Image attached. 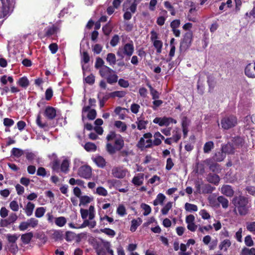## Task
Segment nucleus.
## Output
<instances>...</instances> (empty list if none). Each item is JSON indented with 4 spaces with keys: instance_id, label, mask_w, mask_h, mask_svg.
I'll return each instance as SVG.
<instances>
[{
    "instance_id": "nucleus-1",
    "label": "nucleus",
    "mask_w": 255,
    "mask_h": 255,
    "mask_svg": "<svg viewBox=\"0 0 255 255\" xmlns=\"http://www.w3.org/2000/svg\"><path fill=\"white\" fill-rule=\"evenodd\" d=\"M106 138L108 141H113L114 143V145L110 142L107 144V150L111 154L121 150L124 146V141L123 137L121 135L117 134L114 131L110 132Z\"/></svg>"
},
{
    "instance_id": "nucleus-2",
    "label": "nucleus",
    "mask_w": 255,
    "mask_h": 255,
    "mask_svg": "<svg viewBox=\"0 0 255 255\" xmlns=\"http://www.w3.org/2000/svg\"><path fill=\"white\" fill-rule=\"evenodd\" d=\"M235 208V211H238L241 216H245L248 214L251 207L248 199L243 196H236L232 201Z\"/></svg>"
},
{
    "instance_id": "nucleus-3",
    "label": "nucleus",
    "mask_w": 255,
    "mask_h": 255,
    "mask_svg": "<svg viewBox=\"0 0 255 255\" xmlns=\"http://www.w3.org/2000/svg\"><path fill=\"white\" fill-rule=\"evenodd\" d=\"M134 50V45L132 41L127 43L119 47L117 54L121 58L125 56L130 57L133 53Z\"/></svg>"
},
{
    "instance_id": "nucleus-4",
    "label": "nucleus",
    "mask_w": 255,
    "mask_h": 255,
    "mask_svg": "<svg viewBox=\"0 0 255 255\" xmlns=\"http://www.w3.org/2000/svg\"><path fill=\"white\" fill-rule=\"evenodd\" d=\"M12 9V2L10 0H0V18L9 14Z\"/></svg>"
},
{
    "instance_id": "nucleus-5",
    "label": "nucleus",
    "mask_w": 255,
    "mask_h": 255,
    "mask_svg": "<svg viewBox=\"0 0 255 255\" xmlns=\"http://www.w3.org/2000/svg\"><path fill=\"white\" fill-rule=\"evenodd\" d=\"M152 135L151 133L148 132L144 134L138 142V146L139 148H148L152 145V141L151 139Z\"/></svg>"
},
{
    "instance_id": "nucleus-6",
    "label": "nucleus",
    "mask_w": 255,
    "mask_h": 255,
    "mask_svg": "<svg viewBox=\"0 0 255 255\" xmlns=\"http://www.w3.org/2000/svg\"><path fill=\"white\" fill-rule=\"evenodd\" d=\"M237 124V119L234 116H226L221 121V125L225 129L234 127Z\"/></svg>"
},
{
    "instance_id": "nucleus-7",
    "label": "nucleus",
    "mask_w": 255,
    "mask_h": 255,
    "mask_svg": "<svg viewBox=\"0 0 255 255\" xmlns=\"http://www.w3.org/2000/svg\"><path fill=\"white\" fill-rule=\"evenodd\" d=\"M77 174L82 178L90 179L92 176V168L87 164L82 165L78 168Z\"/></svg>"
},
{
    "instance_id": "nucleus-8",
    "label": "nucleus",
    "mask_w": 255,
    "mask_h": 255,
    "mask_svg": "<svg viewBox=\"0 0 255 255\" xmlns=\"http://www.w3.org/2000/svg\"><path fill=\"white\" fill-rule=\"evenodd\" d=\"M193 34L191 31L187 32L181 41L180 49L186 50L190 46L192 41Z\"/></svg>"
},
{
    "instance_id": "nucleus-9",
    "label": "nucleus",
    "mask_w": 255,
    "mask_h": 255,
    "mask_svg": "<svg viewBox=\"0 0 255 255\" xmlns=\"http://www.w3.org/2000/svg\"><path fill=\"white\" fill-rule=\"evenodd\" d=\"M112 174L115 178L122 179L129 174V172L127 169L123 166H115L112 170Z\"/></svg>"
},
{
    "instance_id": "nucleus-10",
    "label": "nucleus",
    "mask_w": 255,
    "mask_h": 255,
    "mask_svg": "<svg viewBox=\"0 0 255 255\" xmlns=\"http://www.w3.org/2000/svg\"><path fill=\"white\" fill-rule=\"evenodd\" d=\"M153 122L154 124H158L159 126H168L170 123L176 124V120L172 118L163 117L162 118H155Z\"/></svg>"
},
{
    "instance_id": "nucleus-11",
    "label": "nucleus",
    "mask_w": 255,
    "mask_h": 255,
    "mask_svg": "<svg viewBox=\"0 0 255 255\" xmlns=\"http://www.w3.org/2000/svg\"><path fill=\"white\" fill-rule=\"evenodd\" d=\"M80 213L81 217L83 220H87L88 217L89 220H94L95 217V211L94 206L91 205L88 210L81 209Z\"/></svg>"
},
{
    "instance_id": "nucleus-12",
    "label": "nucleus",
    "mask_w": 255,
    "mask_h": 255,
    "mask_svg": "<svg viewBox=\"0 0 255 255\" xmlns=\"http://www.w3.org/2000/svg\"><path fill=\"white\" fill-rule=\"evenodd\" d=\"M17 219V216L15 213H11L6 219H1L0 221L1 227H7L11 224L14 223Z\"/></svg>"
},
{
    "instance_id": "nucleus-13",
    "label": "nucleus",
    "mask_w": 255,
    "mask_h": 255,
    "mask_svg": "<svg viewBox=\"0 0 255 255\" xmlns=\"http://www.w3.org/2000/svg\"><path fill=\"white\" fill-rule=\"evenodd\" d=\"M195 217L193 215H189L187 216L185 219V222L187 224V229L191 232H195L197 228V226L195 225Z\"/></svg>"
},
{
    "instance_id": "nucleus-14",
    "label": "nucleus",
    "mask_w": 255,
    "mask_h": 255,
    "mask_svg": "<svg viewBox=\"0 0 255 255\" xmlns=\"http://www.w3.org/2000/svg\"><path fill=\"white\" fill-rule=\"evenodd\" d=\"M247 76L250 78H255V62L248 64L245 69Z\"/></svg>"
},
{
    "instance_id": "nucleus-15",
    "label": "nucleus",
    "mask_w": 255,
    "mask_h": 255,
    "mask_svg": "<svg viewBox=\"0 0 255 255\" xmlns=\"http://www.w3.org/2000/svg\"><path fill=\"white\" fill-rule=\"evenodd\" d=\"M180 25V20L179 19H174L170 23V25L172 29V31L176 37H179L180 35V31L178 29Z\"/></svg>"
},
{
    "instance_id": "nucleus-16",
    "label": "nucleus",
    "mask_w": 255,
    "mask_h": 255,
    "mask_svg": "<svg viewBox=\"0 0 255 255\" xmlns=\"http://www.w3.org/2000/svg\"><path fill=\"white\" fill-rule=\"evenodd\" d=\"M45 35L47 37L56 36L58 28L54 25H49L45 29Z\"/></svg>"
},
{
    "instance_id": "nucleus-17",
    "label": "nucleus",
    "mask_w": 255,
    "mask_h": 255,
    "mask_svg": "<svg viewBox=\"0 0 255 255\" xmlns=\"http://www.w3.org/2000/svg\"><path fill=\"white\" fill-rule=\"evenodd\" d=\"M144 174L138 173L135 175L131 181V182L136 186H139L143 183Z\"/></svg>"
},
{
    "instance_id": "nucleus-18",
    "label": "nucleus",
    "mask_w": 255,
    "mask_h": 255,
    "mask_svg": "<svg viewBox=\"0 0 255 255\" xmlns=\"http://www.w3.org/2000/svg\"><path fill=\"white\" fill-rule=\"evenodd\" d=\"M56 115V110L52 107H47L44 111V116L49 120L53 119Z\"/></svg>"
},
{
    "instance_id": "nucleus-19",
    "label": "nucleus",
    "mask_w": 255,
    "mask_h": 255,
    "mask_svg": "<svg viewBox=\"0 0 255 255\" xmlns=\"http://www.w3.org/2000/svg\"><path fill=\"white\" fill-rule=\"evenodd\" d=\"M82 112L83 113L88 112L87 118L90 120L95 119L97 115L96 110L94 109H90V106L84 107L83 108Z\"/></svg>"
},
{
    "instance_id": "nucleus-20",
    "label": "nucleus",
    "mask_w": 255,
    "mask_h": 255,
    "mask_svg": "<svg viewBox=\"0 0 255 255\" xmlns=\"http://www.w3.org/2000/svg\"><path fill=\"white\" fill-rule=\"evenodd\" d=\"M154 140L152 141V145H159L161 143L162 140L164 139V137L159 132H156L153 135Z\"/></svg>"
},
{
    "instance_id": "nucleus-21",
    "label": "nucleus",
    "mask_w": 255,
    "mask_h": 255,
    "mask_svg": "<svg viewBox=\"0 0 255 255\" xmlns=\"http://www.w3.org/2000/svg\"><path fill=\"white\" fill-rule=\"evenodd\" d=\"M221 192L227 196L231 197L234 194V190L230 185H224L221 188Z\"/></svg>"
},
{
    "instance_id": "nucleus-22",
    "label": "nucleus",
    "mask_w": 255,
    "mask_h": 255,
    "mask_svg": "<svg viewBox=\"0 0 255 255\" xmlns=\"http://www.w3.org/2000/svg\"><path fill=\"white\" fill-rule=\"evenodd\" d=\"M142 220L140 218L132 220L131 222L130 231L132 232H135L137 227L142 223Z\"/></svg>"
},
{
    "instance_id": "nucleus-23",
    "label": "nucleus",
    "mask_w": 255,
    "mask_h": 255,
    "mask_svg": "<svg viewBox=\"0 0 255 255\" xmlns=\"http://www.w3.org/2000/svg\"><path fill=\"white\" fill-rule=\"evenodd\" d=\"M137 128L139 130L144 129L146 128L148 121L143 120L141 118L139 117L137 119L136 122Z\"/></svg>"
},
{
    "instance_id": "nucleus-24",
    "label": "nucleus",
    "mask_w": 255,
    "mask_h": 255,
    "mask_svg": "<svg viewBox=\"0 0 255 255\" xmlns=\"http://www.w3.org/2000/svg\"><path fill=\"white\" fill-rule=\"evenodd\" d=\"M231 246V242L230 240L229 239H225L220 243L219 246V248L220 250H223L225 252H226Z\"/></svg>"
},
{
    "instance_id": "nucleus-25",
    "label": "nucleus",
    "mask_w": 255,
    "mask_h": 255,
    "mask_svg": "<svg viewBox=\"0 0 255 255\" xmlns=\"http://www.w3.org/2000/svg\"><path fill=\"white\" fill-rule=\"evenodd\" d=\"M96 226V222L94 220H84L83 223L78 228H84L86 227H89L90 228L92 229L95 228Z\"/></svg>"
},
{
    "instance_id": "nucleus-26",
    "label": "nucleus",
    "mask_w": 255,
    "mask_h": 255,
    "mask_svg": "<svg viewBox=\"0 0 255 255\" xmlns=\"http://www.w3.org/2000/svg\"><path fill=\"white\" fill-rule=\"evenodd\" d=\"M113 70L107 66H102L100 69V75L103 77H107Z\"/></svg>"
},
{
    "instance_id": "nucleus-27",
    "label": "nucleus",
    "mask_w": 255,
    "mask_h": 255,
    "mask_svg": "<svg viewBox=\"0 0 255 255\" xmlns=\"http://www.w3.org/2000/svg\"><path fill=\"white\" fill-rule=\"evenodd\" d=\"M93 160L96 164L100 167H104L106 165L105 159L101 156H96Z\"/></svg>"
},
{
    "instance_id": "nucleus-28",
    "label": "nucleus",
    "mask_w": 255,
    "mask_h": 255,
    "mask_svg": "<svg viewBox=\"0 0 255 255\" xmlns=\"http://www.w3.org/2000/svg\"><path fill=\"white\" fill-rule=\"evenodd\" d=\"M33 236L32 232H29L23 234L21 237L22 242L25 244H28Z\"/></svg>"
},
{
    "instance_id": "nucleus-29",
    "label": "nucleus",
    "mask_w": 255,
    "mask_h": 255,
    "mask_svg": "<svg viewBox=\"0 0 255 255\" xmlns=\"http://www.w3.org/2000/svg\"><path fill=\"white\" fill-rule=\"evenodd\" d=\"M106 78L108 83L113 84L118 81V76L113 70V72H111Z\"/></svg>"
},
{
    "instance_id": "nucleus-30",
    "label": "nucleus",
    "mask_w": 255,
    "mask_h": 255,
    "mask_svg": "<svg viewBox=\"0 0 255 255\" xmlns=\"http://www.w3.org/2000/svg\"><path fill=\"white\" fill-rule=\"evenodd\" d=\"M70 162V160L67 158H66L63 160L60 167V169L61 171L65 173L68 172V171L69 170Z\"/></svg>"
},
{
    "instance_id": "nucleus-31",
    "label": "nucleus",
    "mask_w": 255,
    "mask_h": 255,
    "mask_svg": "<svg viewBox=\"0 0 255 255\" xmlns=\"http://www.w3.org/2000/svg\"><path fill=\"white\" fill-rule=\"evenodd\" d=\"M35 205L31 202H28L25 207V212L27 216H30L33 213Z\"/></svg>"
},
{
    "instance_id": "nucleus-32",
    "label": "nucleus",
    "mask_w": 255,
    "mask_h": 255,
    "mask_svg": "<svg viewBox=\"0 0 255 255\" xmlns=\"http://www.w3.org/2000/svg\"><path fill=\"white\" fill-rule=\"evenodd\" d=\"M100 224L103 226L107 225V223L106 222H108L109 223H112L114 222V219L112 217H109L107 215H105L104 216H102L100 215Z\"/></svg>"
},
{
    "instance_id": "nucleus-33",
    "label": "nucleus",
    "mask_w": 255,
    "mask_h": 255,
    "mask_svg": "<svg viewBox=\"0 0 255 255\" xmlns=\"http://www.w3.org/2000/svg\"><path fill=\"white\" fill-rule=\"evenodd\" d=\"M17 84L23 88H26L29 85V80L26 77H22L19 79Z\"/></svg>"
},
{
    "instance_id": "nucleus-34",
    "label": "nucleus",
    "mask_w": 255,
    "mask_h": 255,
    "mask_svg": "<svg viewBox=\"0 0 255 255\" xmlns=\"http://www.w3.org/2000/svg\"><path fill=\"white\" fill-rule=\"evenodd\" d=\"M165 199V196L162 193L158 194L156 199L153 201V205L154 206H157L158 205H162L163 203V202Z\"/></svg>"
},
{
    "instance_id": "nucleus-35",
    "label": "nucleus",
    "mask_w": 255,
    "mask_h": 255,
    "mask_svg": "<svg viewBox=\"0 0 255 255\" xmlns=\"http://www.w3.org/2000/svg\"><path fill=\"white\" fill-rule=\"evenodd\" d=\"M234 147L230 143H228L222 147V151L225 153L232 154L234 153Z\"/></svg>"
},
{
    "instance_id": "nucleus-36",
    "label": "nucleus",
    "mask_w": 255,
    "mask_h": 255,
    "mask_svg": "<svg viewBox=\"0 0 255 255\" xmlns=\"http://www.w3.org/2000/svg\"><path fill=\"white\" fill-rule=\"evenodd\" d=\"M66 223L67 220L64 217L61 216L55 218V223L57 226L59 227H63L66 224Z\"/></svg>"
},
{
    "instance_id": "nucleus-37",
    "label": "nucleus",
    "mask_w": 255,
    "mask_h": 255,
    "mask_svg": "<svg viewBox=\"0 0 255 255\" xmlns=\"http://www.w3.org/2000/svg\"><path fill=\"white\" fill-rule=\"evenodd\" d=\"M115 126L119 129V131L124 132L127 129L126 124L120 121H117L115 122Z\"/></svg>"
},
{
    "instance_id": "nucleus-38",
    "label": "nucleus",
    "mask_w": 255,
    "mask_h": 255,
    "mask_svg": "<svg viewBox=\"0 0 255 255\" xmlns=\"http://www.w3.org/2000/svg\"><path fill=\"white\" fill-rule=\"evenodd\" d=\"M181 132L178 128H176L173 131V135L171 137L174 142H177L181 138Z\"/></svg>"
},
{
    "instance_id": "nucleus-39",
    "label": "nucleus",
    "mask_w": 255,
    "mask_h": 255,
    "mask_svg": "<svg viewBox=\"0 0 255 255\" xmlns=\"http://www.w3.org/2000/svg\"><path fill=\"white\" fill-rule=\"evenodd\" d=\"M93 198L92 197H89L87 195L82 196L80 198V204L79 206L81 205H85L89 203H90Z\"/></svg>"
},
{
    "instance_id": "nucleus-40",
    "label": "nucleus",
    "mask_w": 255,
    "mask_h": 255,
    "mask_svg": "<svg viewBox=\"0 0 255 255\" xmlns=\"http://www.w3.org/2000/svg\"><path fill=\"white\" fill-rule=\"evenodd\" d=\"M153 45L154 47L156 49V51L157 53H160L162 51V49L163 47V42L161 40H158L152 42Z\"/></svg>"
},
{
    "instance_id": "nucleus-41",
    "label": "nucleus",
    "mask_w": 255,
    "mask_h": 255,
    "mask_svg": "<svg viewBox=\"0 0 255 255\" xmlns=\"http://www.w3.org/2000/svg\"><path fill=\"white\" fill-rule=\"evenodd\" d=\"M208 181L215 184L219 183L220 181L219 176L215 174H210L207 177Z\"/></svg>"
},
{
    "instance_id": "nucleus-42",
    "label": "nucleus",
    "mask_w": 255,
    "mask_h": 255,
    "mask_svg": "<svg viewBox=\"0 0 255 255\" xmlns=\"http://www.w3.org/2000/svg\"><path fill=\"white\" fill-rule=\"evenodd\" d=\"M85 149L88 152H94L96 150V145L90 142H87L84 146Z\"/></svg>"
},
{
    "instance_id": "nucleus-43",
    "label": "nucleus",
    "mask_w": 255,
    "mask_h": 255,
    "mask_svg": "<svg viewBox=\"0 0 255 255\" xmlns=\"http://www.w3.org/2000/svg\"><path fill=\"white\" fill-rule=\"evenodd\" d=\"M164 5L165 7L170 12L171 15L174 16L176 14L175 10L171 4V3L168 1H165L164 2Z\"/></svg>"
},
{
    "instance_id": "nucleus-44",
    "label": "nucleus",
    "mask_w": 255,
    "mask_h": 255,
    "mask_svg": "<svg viewBox=\"0 0 255 255\" xmlns=\"http://www.w3.org/2000/svg\"><path fill=\"white\" fill-rule=\"evenodd\" d=\"M106 60L110 65H114L116 64V57L114 53H110L108 54Z\"/></svg>"
},
{
    "instance_id": "nucleus-45",
    "label": "nucleus",
    "mask_w": 255,
    "mask_h": 255,
    "mask_svg": "<svg viewBox=\"0 0 255 255\" xmlns=\"http://www.w3.org/2000/svg\"><path fill=\"white\" fill-rule=\"evenodd\" d=\"M217 200L219 203H220L223 208H227L229 206V201L224 197L221 196L218 197Z\"/></svg>"
},
{
    "instance_id": "nucleus-46",
    "label": "nucleus",
    "mask_w": 255,
    "mask_h": 255,
    "mask_svg": "<svg viewBox=\"0 0 255 255\" xmlns=\"http://www.w3.org/2000/svg\"><path fill=\"white\" fill-rule=\"evenodd\" d=\"M213 142L210 141L205 143L203 147L204 153H209L214 148Z\"/></svg>"
},
{
    "instance_id": "nucleus-47",
    "label": "nucleus",
    "mask_w": 255,
    "mask_h": 255,
    "mask_svg": "<svg viewBox=\"0 0 255 255\" xmlns=\"http://www.w3.org/2000/svg\"><path fill=\"white\" fill-rule=\"evenodd\" d=\"M117 213L121 217H123L127 214V211L125 206L120 204L117 208Z\"/></svg>"
},
{
    "instance_id": "nucleus-48",
    "label": "nucleus",
    "mask_w": 255,
    "mask_h": 255,
    "mask_svg": "<svg viewBox=\"0 0 255 255\" xmlns=\"http://www.w3.org/2000/svg\"><path fill=\"white\" fill-rule=\"evenodd\" d=\"M46 212V209L44 207L37 208L35 212V216L36 217L40 218L43 216Z\"/></svg>"
},
{
    "instance_id": "nucleus-49",
    "label": "nucleus",
    "mask_w": 255,
    "mask_h": 255,
    "mask_svg": "<svg viewBox=\"0 0 255 255\" xmlns=\"http://www.w3.org/2000/svg\"><path fill=\"white\" fill-rule=\"evenodd\" d=\"M172 204L173 203L171 202L167 203L161 210L162 214L164 215H167L169 211L171 209Z\"/></svg>"
},
{
    "instance_id": "nucleus-50",
    "label": "nucleus",
    "mask_w": 255,
    "mask_h": 255,
    "mask_svg": "<svg viewBox=\"0 0 255 255\" xmlns=\"http://www.w3.org/2000/svg\"><path fill=\"white\" fill-rule=\"evenodd\" d=\"M11 153L13 156L18 158L23 154L24 152L22 149L19 148H13L11 151Z\"/></svg>"
},
{
    "instance_id": "nucleus-51",
    "label": "nucleus",
    "mask_w": 255,
    "mask_h": 255,
    "mask_svg": "<svg viewBox=\"0 0 255 255\" xmlns=\"http://www.w3.org/2000/svg\"><path fill=\"white\" fill-rule=\"evenodd\" d=\"M185 209L188 212H195L198 210V207L196 205L186 203L185 204Z\"/></svg>"
},
{
    "instance_id": "nucleus-52",
    "label": "nucleus",
    "mask_w": 255,
    "mask_h": 255,
    "mask_svg": "<svg viewBox=\"0 0 255 255\" xmlns=\"http://www.w3.org/2000/svg\"><path fill=\"white\" fill-rule=\"evenodd\" d=\"M101 232L105 234L111 238H113L116 235L115 231L110 228H105L104 229H101Z\"/></svg>"
},
{
    "instance_id": "nucleus-53",
    "label": "nucleus",
    "mask_w": 255,
    "mask_h": 255,
    "mask_svg": "<svg viewBox=\"0 0 255 255\" xmlns=\"http://www.w3.org/2000/svg\"><path fill=\"white\" fill-rule=\"evenodd\" d=\"M95 193L102 196H106L108 195L107 190L103 187H98L95 192Z\"/></svg>"
},
{
    "instance_id": "nucleus-54",
    "label": "nucleus",
    "mask_w": 255,
    "mask_h": 255,
    "mask_svg": "<svg viewBox=\"0 0 255 255\" xmlns=\"http://www.w3.org/2000/svg\"><path fill=\"white\" fill-rule=\"evenodd\" d=\"M125 95L126 92L122 91H117L110 93V96L113 98L115 97L122 98Z\"/></svg>"
},
{
    "instance_id": "nucleus-55",
    "label": "nucleus",
    "mask_w": 255,
    "mask_h": 255,
    "mask_svg": "<svg viewBox=\"0 0 255 255\" xmlns=\"http://www.w3.org/2000/svg\"><path fill=\"white\" fill-rule=\"evenodd\" d=\"M141 208L144 210V212L143 213L144 216H147L151 213V209L149 205L142 203L141 205Z\"/></svg>"
},
{
    "instance_id": "nucleus-56",
    "label": "nucleus",
    "mask_w": 255,
    "mask_h": 255,
    "mask_svg": "<svg viewBox=\"0 0 255 255\" xmlns=\"http://www.w3.org/2000/svg\"><path fill=\"white\" fill-rule=\"evenodd\" d=\"M102 29L104 34L105 35H108L112 31V26L110 23V22H108L103 27Z\"/></svg>"
},
{
    "instance_id": "nucleus-57",
    "label": "nucleus",
    "mask_w": 255,
    "mask_h": 255,
    "mask_svg": "<svg viewBox=\"0 0 255 255\" xmlns=\"http://www.w3.org/2000/svg\"><path fill=\"white\" fill-rule=\"evenodd\" d=\"M160 182V178L157 175H154L152 178L149 179L148 180V183L151 184H155L156 185H158Z\"/></svg>"
},
{
    "instance_id": "nucleus-58",
    "label": "nucleus",
    "mask_w": 255,
    "mask_h": 255,
    "mask_svg": "<svg viewBox=\"0 0 255 255\" xmlns=\"http://www.w3.org/2000/svg\"><path fill=\"white\" fill-rule=\"evenodd\" d=\"M148 87L150 89V94L152 96V99L153 100L157 99L159 97V93L155 89H154L151 85H148Z\"/></svg>"
},
{
    "instance_id": "nucleus-59",
    "label": "nucleus",
    "mask_w": 255,
    "mask_h": 255,
    "mask_svg": "<svg viewBox=\"0 0 255 255\" xmlns=\"http://www.w3.org/2000/svg\"><path fill=\"white\" fill-rule=\"evenodd\" d=\"M69 183L71 185H74L77 184L79 186H83L84 183V182L80 179L76 180L74 178H72L69 180Z\"/></svg>"
},
{
    "instance_id": "nucleus-60",
    "label": "nucleus",
    "mask_w": 255,
    "mask_h": 255,
    "mask_svg": "<svg viewBox=\"0 0 255 255\" xmlns=\"http://www.w3.org/2000/svg\"><path fill=\"white\" fill-rule=\"evenodd\" d=\"M36 124L41 128H45L48 127V125L46 123H42L41 120V116L40 114H38L37 116L36 120Z\"/></svg>"
},
{
    "instance_id": "nucleus-61",
    "label": "nucleus",
    "mask_w": 255,
    "mask_h": 255,
    "mask_svg": "<svg viewBox=\"0 0 255 255\" xmlns=\"http://www.w3.org/2000/svg\"><path fill=\"white\" fill-rule=\"evenodd\" d=\"M199 214L204 220H208L211 218L209 213L205 209L201 210Z\"/></svg>"
},
{
    "instance_id": "nucleus-62",
    "label": "nucleus",
    "mask_w": 255,
    "mask_h": 255,
    "mask_svg": "<svg viewBox=\"0 0 255 255\" xmlns=\"http://www.w3.org/2000/svg\"><path fill=\"white\" fill-rule=\"evenodd\" d=\"M9 207L11 210L14 212L18 211L19 210V205L17 201H12L9 204Z\"/></svg>"
},
{
    "instance_id": "nucleus-63",
    "label": "nucleus",
    "mask_w": 255,
    "mask_h": 255,
    "mask_svg": "<svg viewBox=\"0 0 255 255\" xmlns=\"http://www.w3.org/2000/svg\"><path fill=\"white\" fill-rule=\"evenodd\" d=\"M247 229L255 235V221L247 223Z\"/></svg>"
},
{
    "instance_id": "nucleus-64",
    "label": "nucleus",
    "mask_w": 255,
    "mask_h": 255,
    "mask_svg": "<svg viewBox=\"0 0 255 255\" xmlns=\"http://www.w3.org/2000/svg\"><path fill=\"white\" fill-rule=\"evenodd\" d=\"M27 221L28 222L29 227H31L32 228H35L38 224V221L34 218H30L27 220Z\"/></svg>"
}]
</instances>
